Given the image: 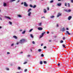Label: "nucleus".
Segmentation results:
<instances>
[{
	"label": "nucleus",
	"mask_w": 73,
	"mask_h": 73,
	"mask_svg": "<svg viewBox=\"0 0 73 73\" xmlns=\"http://www.w3.org/2000/svg\"><path fill=\"white\" fill-rule=\"evenodd\" d=\"M25 39H22L20 40L19 42L20 44H23L25 42Z\"/></svg>",
	"instance_id": "obj_1"
},
{
	"label": "nucleus",
	"mask_w": 73,
	"mask_h": 73,
	"mask_svg": "<svg viewBox=\"0 0 73 73\" xmlns=\"http://www.w3.org/2000/svg\"><path fill=\"white\" fill-rule=\"evenodd\" d=\"M61 31L62 32H64V31H65V30L64 27H63L62 29H61Z\"/></svg>",
	"instance_id": "obj_2"
},
{
	"label": "nucleus",
	"mask_w": 73,
	"mask_h": 73,
	"mask_svg": "<svg viewBox=\"0 0 73 73\" xmlns=\"http://www.w3.org/2000/svg\"><path fill=\"white\" fill-rule=\"evenodd\" d=\"M24 6H25V7L28 6V4H27V3L25 2H24Z\"/></svg>",
	"instance_id": "obj_3"
},
{
	"label": "nucleus",
	"mask_w": 73,
	"mask_h": 73,
	"mask_svg": "<svg viewBox=\"0 0 73 73\" xmlns=\"http://www.w3.org/2000/svg\"><path fill=\"white\" fill-rule=\"evenodd\" d=\"M61 16V14L58 13L57 15V17H58L59 16Z\"/></svg>",
	"instance_id": "obj_4"
},
{
	"label": "nucleus",
	"mask_w": 73,
	"mask_h": 73,
	"mask_svg": "<svg viewBox=\"0 0 73 73\" xmlns=\"http://www.w3.org/2000/svg\"><path fill=\"white\" fill-rule=\"evenodd\" d=\"M38 30H39V31H42V27H38Z\"/></svg>",
	"instance_id": "obj_5"
},
{
	"label": "nucleus",
	"mask_w": 73,
	"mask_h": 73,
	"mask_svg": "<svg viewBox=\"0 0 73 73\" xmlns=\"http://www.w3.org/2000/svg\"><path fill=\"white\" fill-rule=\"evenodd\" d=\"M71 19H72V17L71 16H69L68 17V19L69 20H70Z\"/></svg>",
	"instance_id": "obj_6"
},
{
	"label": "nucleus",
	"mask_w": 73,
	"mask_h": 73,
	"mask_svg": "<svg viewBox=\"0 0 73 73\" xmlns=\"http://www.w3.org/2000/svg\"><path fill=\"white\" fill-rule=\"evenodd\" d=\"M31 12H29L28 13V16H31Z\"/></svg>",
	"instance_id": "obj_7"
},
{
	"label": "nucleus",
	"mask_w": 73,
	"mask_h": 73,
	"mask_svg": "<svg viewBox=\"0 0 73 73\" xmlns=\"http://www.w3.org/2000/svg\"><path fill=\"white\" fill-rule=\"evenodd\" d=\"M13 37L14 38H15V39H17V36H13Z\"/></svg>",
	"instance_id": "obj_8"
},
{
	"label": "nucleus",
	"mask_w": 73,
	"mask_h": 73,
	"mask_svg": "<svg viewBox=\"0 0 73 73\" xmlns=\"http://www.w3.org/2000/svg\"><path fill=\"white\" fill-rule=\"evenodd\" d=\"M43 12H44V13H46V10L45 9H44Z\"/></svg>",
	"instance_id": "obj_9"
},
{
	"label": "nucleus",
	"mask_w": 73,
	"mask_h": 73,
	"mask_svg": "<svg viewBox=\"0 0 73 73\" xmlns=\"http://www.w3.org/2000/svg\"><path fill=\"white\" fill-rule=\"evenodd\" d=\"M58 6H60L61 5V3H59L57 4Z\"/></svg>",
	"instance_id": "obj_10"
},
{
	"label": "nucleus",
	"mask_w": 73,
	"mask_h": 73,
	"mask_svg": "<svg viewBox=\"0 0 73 73\" xmlns=\"http://www.w3.org/2000/svg\"><path fill=\"white\" fill-rule=\"evenodd\" d=\"M66 32L67 33H68V35H70V33H69V31H66Z\"/></svg>",
	"instance_id": "obj_11"
},
{
	"label": "nucleus",
	"mask_w": 73,
	"mask_h": 73,
	"mask_svg": "<svg viewBox=\"0 0 73 73\" xmlns=\"http://www.w3.org/2000/svg\"><path fill=\"white\" fill-rule=\"evenodd\" d=\"M42 50H41V49H38V52H41Z\"/></svg>",
	"instance_id": "obj_12"
},
{
	"label": "nucleus",
	"mask_w": 73,
	"mask_h": 73,
	"mask_svg": "<svg viewBox=\"0 0 73 73\" xmlns=\"http://www.w3.org/2000/svg\"><path fill=\"white\" fill-rule=\"evenodd\" d=\"M31 10H32V9H29L28 10V12H30V11H31Z\"/></svg>",
	"instance_id": "obj_13"
},
{
	"label": "nucleus",
	"mask_w": 73,
	"mask_h": 73,
	"mask_svg": "<svg viewBox=\"0 0 73 73\" xmlns=\"http://www.w3.org/2000/svg\"><path fill=\"white\" fill-rule=\"evenodd\" d=\"M54 16H52L50 17V18H51V19H53V18H54Z\"/></svg>",
	"instance_id": "obj_14"
},
{
	"label": "nucleus",
	"mask_w": 73,
	"mask_h": 73,
	"mask_svg": "<svg viewBox=\"0 0 73 73\" xmlns=\"http://www.w3.org/2000/svg\"><path fill=\"white\" fill-rule=\"evenodd\" d=\"M3 6H4V7H6V6H7V4L4 3L3 4Z\"/></svg>",
	"instance_id": "obj_15"
},
{
	"label": "nucleus",
	"mask_w": 73,
	"mask_h": 73,
	"mask_svg": "<svg viewBox=\"0 0 73 73\" xmlns=\"http://www.w3.org/2000/svg\"><path fill=\"white\" fill-rule=\"evenodd\" d=\"M6 18H7V19H8L9 20H11V19L10 17H6Z\"/></svg>",
	"instance_id": "obj_16"
},
{
	"label": "nucleus",
	"mask_w": 73,
	"mask_h": 73,
	"mask_svg": "<svg viewBox=\"0 0 73 73\" xmlns=\"http://www.w3.org/2000/svg\"><path fill=\"white\" fill-rule=\"evenodd\" d=\"M14 1H15V0H10V2H11V3H12V2Z\"/></svg>",
	"instance_id": "obj_17"
},
{
	"label": "nucleus",
	"mask_w": 73,
	"mask_h": 73,
	"mask_svg": "<svg viewBox=\"0 0 73 73\" xmlns=\"http://www.w3.org/2000/svg\"><path fill=\"white\" fill-rule=\"evenodd\" d=\"M9 23L10 24V25H12V22H11L10 21H9Z\"/></svg>",
	"instance_id": "obj_18"
},
{
	"label": "nucleus",
	"mask_w": 73,
	"mask_h": 73,
	"mask_svg": "<svg viewBox=\"0 0 73 73\" xmlns=\"http://www.w3.org/2000/svg\"><path fill=\"white\" fill-rule=\"evenodd\" d=\"M36 7V5H34L33 6V8H35Z\"/></svg>",
	"instance_id": "obj_19"
},
{
	"label": "nucleus",
	"mask_w": 73,
	"mask_h": 73,
	"mask_svg": "<svg viewBox=\"0 0 73 73\" xmlns=\"http://www.w3.org/2000/svg\"><path fill=\"white\" fill-rule=\"evenodd\" d=\"M62 46H63V48H66L65 44H63L62 45Z\"/></svg>",
	"instance_id": "obj_20"
},
{
	"label": "nucleus",
	"mask_w": 73,
	"mask_h": 73,
	"mask_svg": "<svg viewBox=\"0 0 73 73\" xmlns=\"http://www.w3.org/2000/svg\"><path fill=\"white\" fill-rule=\"evenodd\" d=\"M40 64H41V65H42V61H40Z\"/></svg>",
	"instance_id": "obj_21"
},
{
	"label": "nucleus",
	"mask_w": 73,
	"mask_h": 73,
	"mask_svg": "<svg viewBox=\"0 0 73 73\" xmlns=\"http://www.w3.org/2000/svg\"><path fill=\"white\" fill-rule=\"evenodd\" d=\"M30 36L32 38H33V35H32V34L30 35Z\"/></svg>",
	"instance_id": "obj_22"
},
{
	"label": "nucleus",
	"mask_w": 73,
	"mask_h": 73,
	"mask_svg": "<svg viewBox=\"0 0 73 73\" xmlns=\"http://www.w3.org/2000/svg\"><path fill=\"white\" fill-rule=\"evenodd\" d=\"M18 70H20L21 69V68L20 67H19L18 68Z\"/></svg>",
	"instance_id": "obj_23"
},
{
	"label": "nucleus",
	"mask_w": 73,
	"mask_h": 73,
	"mask_svg": "<svg viewBox=\"0 0 73 73\" xmlns=\"http://www.w3.org/2000/svg\"><path fill=\"white\" fill-rule=\"evenodd\" d=\"M43 62L44 64H46L47 63V62H46V61H44Z\"/></svg>",
	"instance_id": "obj_24"
},
{
	"label": "nucleus",
	"mask_w": 73,
	"mask_h": 73,
	"mask_svg": "<svg viewBox=\"0 0 73 73\" xmlns=\"http://www.w3.org/2000/svg\"><path fill=\"white\" fill-rule=\"evenodd\" d=\"M18 17H22L21 15H18Z\"/></svg>",
	"instance_id": "obj_25"
},
{
	"label": "nucleus",
	"mask_w": 73,
	"mask_h": 73,
	"mask_svg": "<svg viewBox=\"0 0 73 73\" xmlns=\"http://www.w3.org/2000/svg\"><path fill=\"white\" fill-rule=\"evenodd\" d=\"M25 33V31H24L23 33H22L23 34H24Z\"/></svg>",
	"instance_id": "obj_26"
},
{
	"label": "nucleus",
	"mask_w": 73,
	"mask_h": 73,
	"mask_svg": "<svg viewBox=\"0 0 73 73\" xmlns=\"http://www.w3.org/2000/svg\"><path fill=\"white\" fill-rule=\"evenodd\" d=\"M64 42V41H63V40H61L60 41V43H63V42Z\"/></svg>",
	"instance_id": "obj_27"
},
{
	"label": "nucleus",
	"mask_w": 73,
	"mask_h": 73,
	"mask_svg": "<svg viewBox=\"0 0 73 73\" xmlns=\"http://www.w3.org/2000/svg\"><path fill=\"white\" fill-rule=\"evenodd\" d=\"M30 7L31 8H32V7H33V6H32V5L31 4L29 5Z\"/></svg>",
	"instance_id": "obj_28"
},
{
	"label": "nucleus",
	"mask_w": 73,
	"mask_h": 73,
	"mask_svg": "<svg viewBox=\"0 0 73 73\" xmlns=\"http://www.w3.org/2000/svg\"><path fill=\"white\" fill-rule=\"evenodd\" d=\"M50 3H53V1L52 0V1H50Z\"/></svg>",
	"instance_id": "obj_29"
},
{
	"label": "nucleus",
	"mask_w": 73,
	"mask_h": 73,
	"mask_svg": "<svg viewBox=\"0 0 73 73\" xmlns=\"http://www.w3.org/2000/svg\"><path fill=\"white\" fill-rule=\"evenodd\" d=\"M33 30V29H31L30 31H29V32H31L32 30Z\"/></svg>",
	"instance_id": "obj_30"
},
{
	"label": "nucleus",
	"mask_w": 73,
	"mask_h": 73,
	"mask_svg": "<svg viewBox=\"0 0 73 73\" xmlns=\"http://www.w3.org/2000/svg\"><path fill=\"white\" fill-rule=\"evenodd\" d=\"M45 32H44L42 34V35H44V34H45Z\"/></svg>",
	"instance_id": "obj_31"
},
{
	"label": "nucleus",
	"mask_w": 73,
	"mask_h": 73,
	"mask_svg": "<svg viewBox=\"0 0 73 73\" xmlns=\"http://www.w3.org/2000/svg\"><path fill=\"white\" fill-rule=\"evenodd\" d=\"M41 57H44V54H41Z\"/></svg>",
	"instance_id": "obj_32"
},
{
	"label": "nucleus",
	"mask_w": 73,
	"mask_h": 73,
	"mask_svg": "<svg viewBox=\"0 0 73 73\" xmlns=\"http://www.w3.org/2000/svg\"><path fill=\"white\" fill-rule=\"evenodd\" d=\"M42 36H43V35H42L40 36V38H41V37H42Z\"/></svg>",
	"instance_id": "obj_33"
},
{
	"label": "nucleus",
	"mask_w": 73,
	"mask_h": 73,
	"mask_svg": "<svg viewBox=\"0 0 73 73\" xmlns=\"http://www.w3.org/2000/svg\"><path fill=\"white\" fill-rule=\"evenodd\" d=\"M32 43H33V44H35V42L34 41H33L32 42Z\"/></svg>",
	"instance_id": "obj_34"
},
{
	"label": "nucleus",
	"mask_w": 73,
	"mask_h": 73,
	"mask_svg": "<svg viewBox=\"0 0 73 73\" xmlns=\"http://www.w3.org/2000/svg\"><path fill=\"white\" fill-rule=\"evenodd\" d=\"M27 62H24L23 63V64H27Z\"/></svg>",
	"instance_id": "obj_35"
},
{
	"label": "nucleus",
	"mask_w": 73,
	"mask_h": 73,
	"mask_svg": "<svg viewBox=\"0 0 73 73\" xmlns=\"http://www.w3.org/2000/svg\"><path fill=\"white\" fill-rule=\"evenodd\" d=\"M27 69H26L24 70V72H27Z\"/></svg>",
	"instance_id": "obj_36"
},
{
	"label": "nucleus",
	"mask_w": 73,
	"mask_h": 73,
	"mask_svg": "<svg viewBox=\"0 0 73 73\" xmlns=\"http://www.w3.org/2000/svg\"><path fill=\"white\" fill-rule=\"evenodd\" d=\"M6 69L7 70H9V69L8 68H6Z\"/></svg>",
	"instance_id": "obj_37"
},
{
	"label": "nucleus",
	"mask_w": 73,
	"mask_h": 73,
	"mask_svg": "<svg viewBox=\"0 0 73 73\" xmlns=\"http://www.w3.org/2000/svg\"><path fill=\"white\" fill-rule=\"evenodd\" d=\"M68 7H70V4H69V3H68Z\"/></svg>",
	"instance_id": "obj_38"
},
{
	"label": "nucleus",
	"mask_w": 73,
	"mask_h": 73,
	"mask_svg": "<svg viewBox=\"0 0 73 73\" xmlns=\"http://www.w3.org/2000/svg\"><path fill=\"white\" fill-rule=\"evenodd\" d=\"M7 54H10V52H8L7 53Z\"/></svg>",
	"instance_id": "obj_39"
},
{
	"label": "nucleus",
	"mask_w": 73,
	"mask_h": 73,
	"mask_svg": "<svg viewBox=\"0 0 73 73\" xmlns=\"http://www.w3.org/2000/svg\"><path fill=\"white\" fill-rule=\"evenodd\" d=\"M67 4H66V3H65V6H66H66H67V5H66Z\"/></svg>",
	"instance_id": "obj_40"
},
{
	"label": "nucleus",
	"mask_w": 73,
	"mask_h": 73,
	"mask_svg": "<svg viewBox=\"0 0 73 73\" xmlns=\"http://www.w3.org/2000/svg\"><path fill=\"white\" fill-rule=\"evenodd\" d=\"M41 23H40L39 24V26H41Z\"/></svg>",
	"instance_id": "obj_41"
},
{
	"label": "nucleus",
	"mask_w": 73,
	"mask_h": 73,
	"mask_svg": "<svg viewBox=\"0 0 73 73\" xmlns=\"http://www.w3.org/2000/svg\"><path fill=\"white\" fill-rule=\"evenodd\" d=\"M14 45V44H13V43L12 44H11V46H13V45Z\"/></svg>",
	"instance_id": "obj_42"
},
{
	"label": "nucleus",
	"mask_w": 73,
	"mask_h": 73,
	"mask_svg": "<svg viewBox=\"0 0 73 73\" xmlns=\"http://www.w3.org/2000/svg\"><path fill=\"white\" fill-rule=\"evenodd\" d=\"M46 48V46H44V49H45Z\"/></svg>",
	"instance_id": "obj_43"
},
{
	"label": "nucleus",
	"mask_w": 73,
	"mask_h": 73,
	"mask_svg": "<svg viewBox=\"0 0 73 73\" xmlns=\"http://www.w3.org/2000/svg\"><path fill=\"white\" fill-rule=\"evenodd\" d=\"M65 37H63V40H65Z\"/></svg>",
	"instance_id": "obj_44"
},
{
	"label": "nucleus",
	"mask_w": 73,
	"mask_h": 73,
	"mask_svg": "<svg viewBox=\"0 0 73 73\" xmlns=\"http://www.w3.org/2000/svg\"><path fill=\"white\" fill-rule=\"evenodd\" d=\"M58 66H59L60 65V63H58V64H57Z\"/></svg>",
	"instance_id": "obj_45"
},
{
	"label": "nucleus",
	"mask_w": 73,
	"mask_h": 73,
	"mask_svg": "<svg viewBox=\"0 0 73 73\" xmlns=\"http://www.w3.org/2000/svg\"><path fill=\"white\" fill-rule=\"evenodd\" d=\"M47 34H49V32L48 31L47 32Z\"/></svg>",
	"instance_id": "obj_46"
},
{
	"label": "nucleus",
	"mask_w": 73,
	"mask_h": 73,
	"mask_svg": "<svg viewBox=\"0 0 73 73\" xmlns=\"http://www.w3.org/2000/svg\"><path fill=\"white\" fill-rule=\"evenodd\" d=\"M56 27H58V24H57Z\"/></svg>",
	"instance_id": "obj_47"
},
{
	"label": "nucleus",
	"mask_w": 73,
	"mask_h": 73,
	"mask_svg": "<svg viewBox=\"0 0 73 73\" xmlns=\"http://www.w3.org/2000/svg\"><path fill=\"white\" fill-rule=\"evenodd\" d=\"M19 44V42H17L16 43L17 45H18Z\"/></svg>",
	"instance_id": "obj_48"
},
{
	"label": "nucleus",
	"mask_w": 73,
	"mask_h": 73,
	"mask_svg": "<svg viewBox=\"0 0 73 73\" xmlns=\"http://www.w3.org/2000/svg\"><path fill=\"white\" fill-rule=\"evenodd\" d=\"M54 38H56L57 37V36H54Z\"/></svg>",
	"instance_id": "obj_49"
},
{
	"label": "nucleus",
	"mask_w": 73,
	"mask_h": 73,
	"mask_svg": "<svg viewBox=\"0 0 73 73\" xmlns=\"http://www.w3.org/2000/svg\"><path fill=\"white\" fill-rule=\"evenodd\" d=\"M71 3H73V0H72L71 1Z\"/></svg>",
	"instance_id": "obj_50"
},
{
	"label": "nucleus",
	"mask_w": 73,
	"mask_h": 73,
	"mask_svg": "<svg viewBox=\"0 0 73 73\" xmlns=\"http://www.w3.org/2000/svg\"><path fill=\"white\" fill-rule=\"evenodd\" d=\"M47 10H49V7H47Z\"/></svg>",
	"instance_id": "obj_51"
},
{
	"label": "nucleus",
	"mask_w": 73,
	"mask_h": 73,
	"mask_svg": "<svg viewBox=\"0 0 73 73\" xmlns=\"http://www.w3.org/2000/svg\"><path fill=\"white\" fill-rule=\"evenodd\" d=\"M68 11V12H70L71 11V10H69Z\"/></svg>",
	"instance_id": "obj_52"
},
{
	"label": "nucleus",
	"mask_w": 73,
	"mask_h": 73,
	"mask_svg": "<svg viewBox=\"0 0 73 73\" xmlns=\"http://www.w3.org/2000/svg\"><path fill=\"white\" fill-rule=\"evenodd\" d=\"M30 55H28L27 56V57H30Z\"/></svg>",
	"instance_id": "obj_53"
},
{
	"label": "nucleus",
	"mask_w": 73,
	"mask_h": 73,
	"mask_svg": "<svg viewBox=\"0 0 73 73\" xmlns=\"http://www.w3.org/2000/svg\"><path fill=\"white\" fill-rule=\"evenodd\" d=\"M43 44H41V46H43Z\"/></svg>",
	"instance_id": "obj_54"
},
{
	"label": "nucleus",
	"mask_w": 73,
	"mask_h": 73,
	"mask_svg": "<svg viewBox=\"0 0 73 73\" xmlns=\"http://www.w3.org/2000/svg\"><path fill=\"white\" fill-rule=\"evenodd\" d=\"M23 4H24V3H23V2H22L21 3V4H22V5Z\"/></svg>",
	"instance_id": "obj_55"
},
{
	"label": "nucleus",
	"mask_w": 73,
	"mask_h": 73,
	"mask_svg": "<svg viewBox=\"0 0 73 73\" xmlns=\"http://www.w3.org/2000/svg\"><path fill=\"white\" fill-rule=\"evenodd\" d=\"M19 1H20V0H18L17 1V3L19 2Z\"/></svg>",
	"instance_id": "obj_56"
},
{
	"label": "nucleus",
	"mask_w": 73,
	"mask_h": 73,
	"mask_svg": "<svg viewBox=\"0 0 73 73\" xmlns=\"http://www.w3.org/2000/svg\"><path fill=\"white\" fill-rule=\"evenodd\" d=\"M66 30H68L69 29H68V28H66Z\"/></svg>",
	"instance_id": "obj_57"
},
{
	"label": "nucleus",
	"mask_w": 73,
	"mask_h": 73,
	"mask_svg": "<svg viewBox=\"0 0 73 73\" xmlns=\"http://www.w3.org/2000/svg\"><path fill=\"white\" fill-rule=\"evenodd\" d=\"M20 53L23 54V52H21Z\"/></svg>",
	"instance_id": "obj_58"
},
{
	"label": "nucleus",
	"mask_w": 73,
	"mask_h": 73,
	"mask_svg": "<svg viewBox=\"0 0 73 73\" xmlns=\"http://www.w3.org/2000/svg\"><path fill=\"white\" fill-rule=\"evenodd\" d=\"M42 18H45V17H41L42 19Z\"/></svg>",
	"instance_id": "obj_59"
},
{
	"label": "nucleus",
	"mask_w": 73,
	"mask_h": 73,
	"mask_svg": "<svg viewBox=\"0 0 73 73\" xmlns=\"http://www.w3.org/2000/svg\"><path fill=\"white\" fill-rule=\"evenodd\" d=\"M0 19L1 20H2V19H1V17H0Z\"/></svg>",
	"instance_id": "obj_60"
},
{
	"label": "nucleus",
	"mask_w": 73,
	"mask_h": 73,
	"mask_svg": "<svg viewBox=\"0 0 73 73\" xmlns=\"http://www.w3.org/2000/svg\"><path fill=\"white\" fill-rule=\"evenodd\" d=\"M49 42H51V40H49Z\"/></svg>",
	"instance_id": "obj_61"
},
{
	"label": "nucleus",
	"mask_w": 73,
	"mask_h": 73,
	"mask_svg": "<svg viewBox=\"0 0 73 73\" xmlns=\"http://www.w3.org/2000/svg\"><path fill=\"white\" fill-rule=\"evenodd\" d=\"M20 32H21V31H22V30H21V29L20 30Z\"/></svg>",
	"instance_id": "obj_62"
},
{
	"label": "nucleus",
	"mask_w": 73,
	"mask_h": 73,
	"mask_svg": "<svg viewBox=\"0 0 73 73\" xmlns=\"http://www.w3.org/2000/svg\"><path fill=\"white\" fill-rule=\"evenodd\" d=\"M58 0V1H61V0Z\"/></svg>",
	"instance_id": "obj_63"
},
{
	"label": "nucleus",
	"mask_w": 73,
	"mask_h": 73,
	"mask_svg": "<svg viewBox=\"0 0 73 73\" xmlns=\"http://www.w3.org/2000/svg\"><path fill=\"white\" fill-rule=\"evenodd\" d=\"M1 27H0V29H1Z\"/></svg>",
	"instance_id": "obj_64"
}]
</instances>
